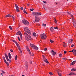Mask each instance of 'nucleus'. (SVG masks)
Masks as SVG:
<instances>
[{"label": "nucleus", "mask_w": 76, "mask_h": 76, "mask_svg": "<svg viewBox=\"0 0 76 76\" xmlns=\"http://www.w3.org/2000/svg\"><path fill=\"white\" fill-rule=\"evenodd\" d=\"M49 74L50 75H53L51 72H49Z\"/></svg>", "instance_id": "38"}, {"label": "nucleus", "mask_w": 76, "mask_h": 76, "mask_svg": "<svg viewBox=\"0 0 76 76\" xmlns=\"http://www.w3.org/2000/svg\"><path fill=\"white\" fill-rule=\"evenodd\" d=\"M4 62H5V63H6V64L7 65V66H9V63H8L7 61H6V60L5 61H4Z\"/></svg>", "instance_id": "23"}, {"label": "nucleus", "mask_w": 76, "mask_h": 76, "mask_svg": "<svg viewBox=\"0 0 76 76\" xmlns=\"http://www.w3.org/2000/svg\"><path fill=\"white\" fill-rule=\"evenodd\" d=\"M69 75H76V74L75 73H73L72 72H71V73L69 74Z\"/></svg>", "instance_id": "11"}, {"label": "nucleus", "mask_w": 76, "mask_h": 76, "mask_svg": "<svg viewBox=\"0 0 76 76\" xmlns=\"http://www.w3.org/2000/svg\"><path fill=\"white\" fill-rule=\"evenodd\" d=\"M22 76H25V75H23Z\"/></svg>", "instance_id": "64"}, {"label": "nucleus", "mask_w": 76, "mask_h": 76, "mask_svg": "<svg viewBox=\"0 0 76 76\" xmlns=\"http://www.w3.org/2000/svg\"><path fill=\"white\" fill-rule=\"evenodd\" d=\"M24 36H25L26 40H27V41H29V40H31V37L28 34L26 33H24Z\"/></svg>", "instance_id": "2"}, {"label": "nucleus", "mask_w": 76, "mask_h": 76, "mask_svg": "<svg viewBox=\"0 0 76 76\" xmlns=\"http://www.w3.org/2000/svg\"><path fill=\"white\" fill-rule=\"evenodd\" d=\"M75 64V61H74L70 64V66H72V65H74Z\"/></svg>", "instance_id": "13"}, {"label": "nucleus", "mask_w": 76, "mask_h": 76, "mask_svg": "<svg viewBox=\"0 0 76 76\" xmlns=\"http://www.w3.org/2000/svg\"><path fill=\"white\" fill-rule=\"evenodd\" d=\"M12 41H13V42H15V44H16L17 43V42H16V41H15V40H12Z\"/></svg>", "instance_id": "36"}, {"label": "nucleus", "mask_w": 76, "mask_h": 76, "mask_svg": "<svg viewBox=\"0 0 76 76\" xmlns=\"http://www.w3.org/2000/svg\"><path fill=\"white\" fill-rule=\"evenodd\" d=\"M18 49H19V50L20 49V47H19V46H18Z\"/></svg>", "instance_id": "55"}, {"label": "nucleus", "mask_w": 76, "mask_h": 76, "mask_svg": "<svg viewBox=\"0 0 76 76\" xmlns=\"http://www.w3.org/2000/svg\"><path fill=\"white\" fill-rule=\"evenodd\" d=\"M42 57H43V60L44 59V58H45V56H44L42 55Z\"/></svg>", "instance_id": "52"}, {"label": "nucleus", "mask_w": 76, "mask_h": 76, "mask_svg": "<svg viewBox=\"0 0 76 76\" xmlns=\"http://www.w3.org/2000/svg\"><path fill=\"white\" fill-rule=\"evenodd\" d=\"M43 3H47V1H43Z\"/></svg>", "instance_id": "57"}, {"label": "nucleus", "mask_w": 76, "mask_h": 76, "mask_svg": "<svg viewBox=\"0 0 76 76\" xmlns=\"http://www.w3.org/2000/svg\"><path fill=\"white\" fill-rule=\"evenodd\" d=\"M74 51V50L73 49L72 50H71L70 51H69V53H70V52H72V53H73V51Z\"/></svg>", "instance_id": "41"}, {"label": "nucleus", "mask_w": 76, "mask_h": 76, "mask_svg": "<svg viewBox=\"0 0 76 76\" xmlns=\"http://www.w3.org/2000/svg\"><path fill=\"white\" fill-rule=\"evenodd\" d=\"M44 61L46 63H47V64H48V63H49V62H48V61L47 60V59L46 58H44V59H43Z\"/></svg>", "instance_id": "9"}, {"label": "nucleus", "mask_w": 76, "mask_h": 76, "mask_svg": "<svg viewBox=\"0 0 76 76\" xmlns=\"http://www.w3.org/2000/svg\"><path fill=\"white\" fill-rule=\"evenodd\" d=\"M26 49H27V50H29V48L28 47H27Z\"/></svg>", "instance_id": "54"}, {"label": "nucleus", "mask_w": 76, "mask_h": 76, "mask_svg": "<svg viewBox=\"0 0 76 76\" xmlns=\"http://www.w3.org/2000/svg\"><path fill=\"white\" fill-rule=\"evenodd\" d=\"M51 54L53 56H54L56 55V54H57V53L54 52V50H52L51 51Z\"/></svg>", "instance_id": "7"}, {"label": "nucleus", "mask_w": 76, "mask_h": 76, "mask_svg": "<svg viewBox=\"0 0 76 76\" xmlns=\"http://www.w3.org/2000/svg\"><path fill=\"white\" fill-rule=\"evenodd\" d=\"M42 25L43 26H46V24H45L43 23Z\"/></svg>", "instance_id": "32"}, {"label": "nucleus", "mask_w": 76, "mask_h": 76, "mask_svg": "<svg viewBox=\"0 0 76 76\" xmlns=\"http://www.w3.org/2000/svg\"><path fill=\"white\" fill-rule=\"evenodd\" d=\"M5 56V57L6 58H9L8 57V56H7V55L6 54V53H4Z\"/></svg>", "instance_id": "21"}, {"label": "nucleus", "mask_w": 76, "mask_h": 76, "mask_svg": "<svg viewBox=\"0 0 76 76\" xmlns=\"http://www.w3.org/2000/svg\"><path fill=\"white\" fill-rule=\"evenodd\" d=\"M8 57L9 58H12V57H11V54H10V53H8Z\"/></svg>", "instance_id": "24"}, {"label": "nucleus", "mask_w": 76, "mask_h": 76, "mask_svg": "<svg viewBox=\"0 0 76 76\" xmlns=\"http://www.w3.org/2000/svg\"><path fill=\"white\" fill-rule=\"evenodd\" d=\"M7 61H9V58H6Z\"/></svg>", "instance_id": "45"}, {"label": "nucleus", "mask_w": 76, "mask_h": 76, "mask_svg": "<svg viewBox=\"0 0 76 76\" xmlns=\"http://www.w3.org/2000/svg\"><path fill=\"white\" fill-rule=\"evenodd\" d=\"M40 37L41 39H46L47 38V35L45 34H42L40 35Z\"/></svg>", "instance_id": "4"}, {"label": "nucleus", "mask_w": 76, "mask_h": 76, "mask_svg": "<svg viewBox=\"0 0 76 76\" xmlns=\"http://www.w3.org/2000/svg\"><path fill=\"white\" fill-rule=\"evenodd\" d=\"M23 12H24V13H26L27 15H28V13H27V12H26L25 10H23Z\"/></svg>", "instance_id": "28"}, {"label": "nucleus", "mask_w": 76, "mask_h": 76, "mask_svg": "<svg viewBox=\"0 0 76 76\" xmlns=\"http://www.w3.org/2000/svg\"><path fill=\"white\" fill-rule=\"evenodd\" d=\"M59 56L60 57H61V56H62V54H60Z\"/></svg>", "instance_id": "44"}, {"label": "nucleus", "mask_w": 76, "mask_h": 76, "mask_svg": "<svg viewBox=\"0 0 76 76\" xmlns=\"http://www.w3.org/2000/svg\"><path fill=\"white\" fill-rule=\"evenodd\" d=\"M12 18L13 19V20H15V18H14V17H13L12 15L11 16Z\"/></svg>", "instance_id": "43"}, {"label": "nucleus", "mask_w": 76, "mask_h": 76, "mask_svg": "<svg viewBox=\"0 0 76 76\" xmlns=\"http://www.w3.org/2000/svg\"><path fill=\"white\" fill-rule=\"evenodd\" d=\"M33 15H35V21L36 22H38L40 20L39 17H38V16L39 15H41V13L38 12H36L33 13Z\"/></svg>", "instance_id": "1"}, {"label": "nucleus", "mask_w": 76, "mask_h": 76, "mask_svg": "<svg viewBox=\"0 0 76 76\" xmlns=\"http://www.w3.org/2000/svg\"><path fill=\"white\" fill-rule=\"evenodd\" d=\"M1 75H2V76H3V73H1Z\"/></svg>", "instance_id": "63"}, {"label": "nucleus", "mask_w": 76, "mask_h": 76, "mask_svg": "<svg viewBox=\"0 0 76 76\" xmlns=\"http://www.w3.org/2000/svg\"><path fill=\"white\" fill-rule=\"evenodd\" d=\"M20 9L21 10H23V7H21L20 8Z\"/></svg>", "instance_id": "53"}, {"label": "nucleus", "mask_w": 76, "mask_h": 76, "mask_svg": "<svg viewBox=\"0 0 76 76\" xmlns=\"http://www.w3.org/2000/svg\"><path fill=\"white\" fill-rule=\"evenodd\" d=\"M58 75H59V76H61V73H60V72H58Z\"/></svg>", "instance_id": "35"}, {"label": "nucleus", "mask_w": 76, "mask_h": 76, "mask_svg": "<svg viewBox=\"0 0 76 76\" xmlns=\"http://www.w3.org/2000/svg\"><path fill=\"white\" fill-rule=\"evenodd\" d=\"M33 36L35 37H37V34L35 33L34 32L33 33Z\"/></svg>", "instance_id": "27"}, {"label": "nucleus", "mask_w": 76, "mask_h": 76, "mask_svg": "<svg viewBox=\"0 0 76 76\" xmlns=\"http://www.w3.org/2000/svg\"><path fill=\"white\" fill-rule=\"evenodd\" d=\"M16 35H20V38H22V33H21V32L20 31H18V32L16 34Z\"/></svg>", "instance_id": "6"}, {"label": "nucleus", "mask_w": 76, "mask_h": 76, "mask_svg": "<svg viewBox=\"0 0 76 76\" xmlns=\"http://www.w3.org/2000/svg\"><path fill=\"white\" fill-rule=\"evenodd\" d=\"M54 29H58V28H57V27H54Z\"/></svg>", "instance_id": "46"}, {"label": "nucleus", "mask_w": 76, "mask_h": 76, "mask_svg": "<svg viewBox=\"0 0 76 76\" xmlns=\"http://www.w3.org/2000/svg\"><path fill=\"white\" fill-rule=\"evenodd\" d=\"M30 10H31V11H33V10H34V9L32 8L31 9H30Z\"/></svg>", "instance_id": "48"}, {"label": "nucleus", "mask_w": 76, "mask_h": 76, "mask_svg": "<svg viewBox=\"0 0 76 76\" xmlns=\"http://www.w3.org/2000/svg\"><path fill=\"white\" fill-rule=\"evenodd\" d=\"M74 54L76 56V50H75L73 52Z\"/></svg>", "instance_id": "26"}, {"label": "nucleus", "mask_w": 76, "mask_h": 76, "mask_svg": "<svg viewBox=\"0 0 76 76\" xmlns=\"http://www.w3.org/2000/svg\"><path fill=\"white\" fill-rule=\"evenodd\" d=\"M74 46H75V45H71V47H74Z\"/></svg>", "instance_id": "47"}, {"label": "nucleus", "mask_w": 76, "mask_h": 76, "mask_svg": "<svg viewBox=\"0 0 76 76\" xmlns=\"http://www.w3.org/2000/svg\"><path fill=\"white\" fill-rule=\"evenodd\" d=\"M9 28L11 30H12V29H13V28H12V27L11 26H9Z\"/></svg>", "instance_id": "30"}, {"label": "nucleus", "mask_w": 76, "mask_h": 76, "mask_svg": "<svg viewBox=\"0 0 76 76\" xmlns=\"http://www.w3.org/2000/svg\"><path fill=\"white\" fill-rule=\"evenodd\" d=\"M27 51L28 52H29L30 56H32V54H31V52L30 51V50H29V49H28V50H27Z\"/></svg>", "instance_id": "16"}, {"label": "nucleus", "mask_w": 76, "mask_h": 76, "mask_svg": "<svg viewBox=\"0 0 76 76\" xmlns=\"http://www.w3.org/2000/svg\"><path fill=\"white\" fill-rule=\"evenodd\" d=\"M34 48L35 50H38V48L37 47L35 46Z\"/></svg>", "instance_id": "22"}, {"label": "nucleus", "mask_w": 76, "mask_h": 76, "mask_svg": "<svg viewBox=\"0 0 76 76\" xmlns=\"http://www.w3.org/2000/svg\"><path fill=\"white\" fill-rule=\"evenodd\" d=\"M69 15H70V16H71L72 17L73 16V15H72V14H69Z\"/></svg>", "instance_id": "58"}, {"label": "nucleus", "mask_w": 76, "mask_h": 76, "mask_svg": "<svg viewBox=\"0 0 76 76\" xmlns=\"http://www.w3.org/2000/svg\"><path fill=\"white\" fill-rule=\"evenodd\" d=\"M30 46L31 47H32V48H33V47H34V48L35 47V45L34 44H32L31 43L30 44Z\"/></svg>", "instance_id": "18"}, {"label": "nucleus", "mask_w": 76, "mask_h": 76, "mask_svg": "<svg viewBox=\"0 0 76 76\" xmlns=\"http://www.w3.org/2000/svg\"><path fill=\"white\" fill-rule=\"evenodd\" d=\"M50 30L51 32H53L54 31V28H53V27H52L50 28Z\"/></svg>", "instance_id": "17"}, {"label": "nucleus", "mask_w": 76, "mask_h": 76, "mask_svg": "<svg viewBox=\"0 0 76 76\" xmlns=\"http://www.w3.org/2000/svg\"><path fill=\"white\" fill-rule=\"evenodd\" d=\"M18 40H19V41H20V39L19 38V37H18Z\"/></svg>", "instance_id": "59"}, {"label": "nucleus", "mask_w": 76, "mask_h": 76, "mask_svg": "<svg viewBox=\"0 0 76 76\" xmlns=\"http://www.w3.org/2000/svg\"><path fill=\"white\" fill-rule=\"evenodd\" d=\"M10 51H11V52H12V53L13 52V50H12V49H11L10 50Z\"/></svg>", "instance_id": "51"}, {"label": "nucleus", "mask_w": 76, "mask_h": 76, "mask_svg": "<svg viewBox=\"0 0 76 76\" xmlns=\"http://www.w3.org/2000/svg\"><path fill=\"white\" fill-rule=\"evenodd\" d=\"M22 23L25 25H29V22L25 20H23Z\"/></svg>", "instance_id": "3"}, {"label": "nucleus", "mask_w": 76, "mask_h": 76, "mask_svg": "<svg viewBox=\"0 0 76 76\" xmlns=\"http://www.w3.org/2000/svg\"><path fill=\"white\" fill-rule=\"evenodd\" d=\"M32 56H34V53H32Z\"/></svg>", "instance_id": "62"}, {"label": "nucleus", "mask_w": 76, "mask_h": 76, "mask_svg": "<svg viewBox=\"0 0 76 76\" xmlns=\"http://www.w3.org/2000/svg\"><path fill=\"white\" fill-rule=\"evenodd\" d=\"M18 59V56L16 55L15 57V60H16Z\"/></svg>", "instance_id": "29"}, {"label": "nucleus", "mask_w": 76, "mask_h": 76, "mask_svg": "<svg viewBox=\"0 0 76 76\" xmlns=\"http://www.w3.org/2000/svg\"><path fill=\"white\" fill-rule=\"evenodd\" d=\"M16 44L17 45V47H19V44L18 42Z\"/></svg>", "instance_id": "40"}, {"label": "nucleus", "mask_w": 76, "mask_h": 76, "mask_svg": "<svg viewBox=\"0 0 76 76\" xmlns=\"http://www.w3.org/2000/svg\"><path fill=\"white\" fill-rule=\"evenodd\" d=\"M1 72H2V73H5V72H4V71L1 70Z\"/></svg>", "instance_id": "42"}, {"label": "nucleus", "mask_w": 76, "mask_h": 76, "mask_svg": "<svg viewBox=\"0 0 76 76\" xmlns=\"http://www.w3.org/2000/svg\"><path fill=\"white\" fill-rule=\"evenodd\" d=\"M44 9L45 10H47V9L45 8V7H44Z\"/></svg>", "instance_id": "61"}, {"label": "nucleus", "mask_w": 76, "mask_h": 76, "mask_svg": "<svg viewBox=\"0 0 76 76\" xmlns=\"http://www.w3.org/2000/svg\"><path fill=\"white\" fill-rule=\"evenodd\" d=\"M62 59H63L64 60H67V58H62Z\"/></svg>", "instance_id": "37"}, {"label": "nucleus", "mask_w": 76, "mask_h": 76, "mask_svg": "<svg viewBox=\"0 0 76 76\" xmlns=\"http://www.w3.org/2000/svg\"><path fill=\"white\" fill-rule=\"evenodd\" d=\"M30 64H32V62L31 61H30Z\"/></svg>", "instance_id": "60"}, {"label": "nucleus", "mask_w": 76, "mask_h": 76, "mask_svg": "<svg viewBox=\"0 0 76 76\" xmlns=\"http://www.w3.org/2000/svg\"><path fill=\"white\" fill-rule=\"evenodd\" d=\"M24 31L26 32H27V33H28V34H29V33H31V31H30V30H29L28 27L24 28Z\"/></svg>", "instance_id": "5"}, {"label": "nucleus", "mask_w": 76, "mask_h": 76, "mask_svg": "<svg viewBox=\"0 0 76 76\" xmlns=\"http://www.w3.org/2000/svg\"><path fill=\"white\" fill-rule=\"evenodd\" d=\"M73 26H74V27H75V28H76V23H73Z\"/></svg>", "instance_id": "33"}, {"label": "nucleus", "mask_w": 76, "mask_h": 76, "mask_svg": "<svg viewBox=\"0 0 76 76\" xmlns=\"http://www.w3.org/2000/svg\"><path fill=\"white\" fill-rule=\"evenodd\" d=\"M50 42H51L52 43L54 42V41H53V40H52L51 39H50Z\"/></svg>", "instance_id": "34"}, {"label": "nucleus", "mask_w": 76, "mask_h": 76, "mask_svg": "<svg viewBox=\"0 0 76 76\" xmlns=\"http://www.w3.org/2000/svg\"><path fill=\"white\" fill-rule=\"evenodd\" d=\"M47 48H45L44 49V51H47Z\"/></svg>", "instance_id": "49"}, {"label": "nucleus", "mask_w": 76, "mask_h": 76, "mask_svg": "<svg viewBox=\"0 0 76 76\" xmlns=\"http://www.w3.org/2000/svg\"><path fill=\"white\" fill-rule=\"evenodd\" d=\"M11 16H12V15H11L9 14L6 15L5 17H6V18H10Z\"/></svg>", "instance_id": "14"}, {"label": "nucleus", "mask_w": 76, "mask_h": 76, "mask_svg": "<svg viewBox=\"0 0 76 76\" xmlns=\"http://www.w3.org/2000/svg\"><path fill=\"white\" fill-rule=\"evenodd\" d=\"M55 23H57V20H56V18H55Z\"/></svg>", "instance_id": "39"}, {"label": "nucleus", "mask_w": 76, "mask_h": 76, "mask_svg": "<svg viewBox=\"0 0 76 76\" xmlns=\"http://www.w3.org/2000/svg\"><path fill=\"white\" fill-rule=\"evenodd\" d=\"M73 42V39H69V43H72Z\"/></svg>", "instance_id": "12"}, {"label": "nucleus", "mask_w": 76, "mask_h": 76, "mask_svg": "<svg viewBox=\"0 0 76 76\" xmlns=\"http://www.w3.org/2000/svg\"><path fill=\"white\" fill-rule=\"evenodd\" d=\"M72 21L73 23H76V19L75 18H72Z\"/></svg>", "instance_id": "10"}, {"label": "nucleus", "mask_w": 76, "mask_h": 76, "mask_svg": "<svg viewBox=\"0 0 76 76\" xmlns=\"http://www.w3.org/2000/svg\"><path fill=\"white\" fill-rule=\"evenodd\" d=\"M19 50L20 52V53H22V50H21V49H19Z\"/></svg>", "instance_id": "50"}, {"label": "nucleus", "mask_w": 76, "mask_h": 76, "mask_svg": "<svg viewBox=\"0 0 76 76\" xmlns=\"http://www.w3.org/2000/svg\"><path fill=\"white\" fill-rule=\"evenodd\" d=\"M64 54H66V51H64Z\"/></svg>", "instance_id": "56"}, {"label": "nucleus", "mask_w": 76, "mask_h": 76, "mask_svg": "<svg viewBox=\"0 0 76 76\" xmlns=\"http://www.w3.org/2000/svg\"><path fill=\"white\" fill-rule=\"evenodd\" d=\"M5 56V57L6 58H9L8 57V56H7V55L6 54V53H4Z\"/></svg>", "instance_id": "19"}, {"label": "nucleus", "mask_w": 76, "mask_h": 76, "mask_svg": "<svg viewBox=\"0 0 76 76\" xmlns=\"http://www.w3.org/2000/svg\"><path fill=\"white\" fill-rule=\"evenodd\" d=\"M15 7L16 9V11L18 12H19V7H18V5H16V4Z\"/></svg>", "instance_id": "8"}, {"label": "nucleus", "mask_w": 76, "mask_h": 76, "mask_svg": "<svg viewBox=\"0 0 76 76\" xmlns=\"http://www.w3.org/2000/svg\"><path fill=\"white\" fill-rule=\"evenodd\" d=\"M3 58L4 61H6V59L5 58V57H4V56H3Z\"/></svg>", "instance_id": "31"}, {"label": "nucleus", "mask_w": 76, "mask_h": 76, "mask_svg": "<svg viewBox=\"0 0 76 76\" xmlns=\"http://www.w3.org/2000/svg\"><path fill=\"white\" fill-rule=\"evenodd\" d=\"M71 71L72 72H74V71H76V69L75 68H72L71 69Z\"/></svg>", "instance_id": "25"}, {"label": "nucleus", "mask_w": 76, "mask_h": 76, "mask_svg": "<svg viewBox=\"0 0 76 76\" xmlns=\"http://www.w3.org/2000/svg\"><path fill=\"white\" fill-rule=\"evenodd\" d=\"M63 46L64 47H66L67 46V45H66V43H65V42H64L63 43Z\"/></svg>", "instance_id": "15"}, {"label": "nucleus", "mask_w": 76, "mask_h": 76, "mask_svg": "<svg viewBox=\"0 0 76 76\" xmlns=\"http://www.w3.org/2000/svg\"><path fill=\"white\" fill-rule=\"evenodd\" d=\"M5 56V57L6 58H9L8 57V56H7V55L6 54V53H4Z\"/></svg>", "instance_id": "20"}]
</instances>
